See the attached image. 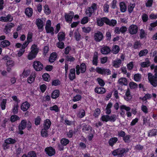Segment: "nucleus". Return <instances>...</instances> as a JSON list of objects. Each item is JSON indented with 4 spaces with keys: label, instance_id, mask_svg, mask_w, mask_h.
<instances>
[{
    "label": "nucleus",
    "instance_id": "obj_38",
    "mask_svg": "<svg viewBox=\"0 0 157 157\" xmlns=\"http://www.w3.org/2000/svg\"><path fill=\"white\" fill-rule=\"evenodd\" d=\"M135 5V4L134 3L133 4L130 3V4L128 6V9L129 13H131L132 12Z\"/></svg>",
    "mask_w": 157,
    "mask_h": 157
},
{
    "label": "nucleus",
    "instance_id": "obj_32",
    "mask_svg": "<svg viewBox=\"0 0 157 157\" xmlns=\"http://www.w3.org/2000/svg\"><path fill=\"white\" fill-rule=\"evenodd\" d=\"M117 24V21L116 20L113 19L110 20L109 19L107 25L110 26L114 27Z\"/></svg>",
    "mask_w": 157,
    "mask_h": 157
},
{
    "label": "nucleus",
    "instance_id": "obj_49",
    "mask_svg": "<svg viewBox=\"0 0 157 157\" xmlns=\"http://www.w3.org/2000/svg\"><path fill=\"white\" fill-rule=\"evenodd\" d=\"M47 130L44 128L42 129L41 131V135L43 137H46L48 136Z\"/></svg>",
    "mask_w": 157,
    "mask_h": 157
},
{
    "label": "nucleus",
    "instance_id": "obj_39",
    "mask_svg": "<svg viewBox=\"0 0 157 157\" xmlns=\"http://www.w3.org/2000/svg\"><path fill=\"white\" fill-rule=\"evenodd\" d=\"M148 52V51L147 49H144L140 51L139 53V56L140 57H142L147 55Z\"/></svg>",
    "mask_w": 157,
    "mask_h": 157
},
{
    "label": "nucleus",
    "instance_id": "obj_64",
    "mask_svg": "<svg viewBox=\"0 0 157 157\" xmlns=\"http://www.w3.org/2000/svg\"><path fill=\"white\" fill-rule=\"evenodd\" d=\"M89 21V18L87 17H85L83 18L82 20L81 23L82 24H84L88 22Z\"/></svg>",
    "mask_w": 157,
    "mask_h": 157
},
{
    "label": "nucleus",
    "instance_id": "obj_25",
    "mask_svg": "<svg viewBox=\"0 0 157 157\" xmlns=\"http://www.w3.org/2000/svg\"><path fill=\"white\" fill-rule=\"evenodd\" d=\"M57 57V55L56 53L53 52L51 54L49 59V61L51 63H53L56 60Z\"/></svg>",
    "mask_w": 157,
    "mask_h": 157
},
{
    "label": "nucleus",
    "instance_id": "obj_43",
    "mask_svg": "<svg viewBox=\"0 0 157 157\" xmlns=\"http://www.w3.org/2000/svg\"><path fill=\"white\" fill-rule=\"evenodd\" d=\"M131 136L129 135H125V136L122 138L123 140L125 143H129L130 141V138Z\"/></svg>",
    "mask_w": 157,
    "mask_h": 157
},
{
    "label": "nucleus",
    "instance_id": "obj_9",
    "mask_svg": "<svg viewBox=\"0 0 157 157\" xmlns=\"http://www.w3.org/2000/svg\"><path fill=\"white\" fill-rule=\"evenodd\" d=\"M45 151L46 154H48L49 156H52L55 153V149L51 147L46 148Z\"/></svg>",
    "mask_w": 157,
    "mask_h": 157
},
{
    "label": "nucleus",
    "instance_id": "obj_50",
    "mask_svg": "<svg viewBox=\"0 0 157 157\" xmlns=\"http://www.w3.org/2000/svg\"><path fill=\"white\" fill-rule=\"evenodd\" d=\"M81 72V73H84L86 70V66L84 63H82L80 65Z\"/></svg>",
    "mask_w": 157,
    "mask_h": 157
},
{
    "label": "nucleus",
    "instance_id": "obj_36",
    "mask_svg": "<svg viewBox=\"0 0 157 157\" xmlns=\"http://www.w3.org/2000/svg\"><path fill=\"white\" fill-rule=\"evenodd\" d=\"M142 44L140 41L136 40L134 43L133 48L135 49H138L141 46Z\"/></svg>",
    "mask_w": 157,
    "mask_h": 157
},
{
    "label": "nucleus",
    "instance_id": "obj_40",
    "mask_svg": "<svg viewBox=\"0 0 157 157\" xmlns=\"http://www.w3.org/2000/svg\"><path fill=\"white\" fill-rule=\"evenodd\" d=\"M65 61L70 62H74L75 59L74 57L69 55L65 56Z\"/></svg>",
    "mask_w": 157,
    "mask_h": 157
},
{
    "label": "nucleus",
    "instance_id": "obj_52",
    "mask_svg": "<svg viewBox=\"0 0 157 157\" xmlns=\"http://www.w3.org/2000/svg\"><path fill=\"white\" fill-rule=\"evenodd\" d=\"M113 52L115 54H117L120 51V48L118 45H115L113 49Z\"/></svg>",
    "mask_w": 157,
    "mask_h": 157
},
{
    "label": "nucleus",
    "instance_id": "obj_46",
    "mask_svg": "<svg viewBox=\"0 0 157 157\" xmlns=\"http://www.w3.org/2000/svg\"><path fill=\"white\" fill-rule=\"evenodd\" d=\"M6 141L7 143L10 144H13L16 142V141L15 139L11 138H8L5 140Z\"/></svg>",
    "mask_w": 157,
    "mask_h": 157
},
{
    "label": "nucleus",
    "instance_id": "obj_56",
    "mask_svg": "<svg viewBox=\"0 0 157 157\" xmlns=\"http://www.w3.org/2000/svg\"><path fill=\"white\" fill-rule=\"evenodd\" d=\"M116 120V116L115 115H112L111 116H109V121L114 122Z\"/></svg>",
    "mask_w": 157,
    "mask_h": 157
},
{
    "label": "nucleus",
    "instance_id": "obj_27",
    "mask_svg": "<svg viewBox=\"0 0 157 157\" xmlns=\"http://www.w3.org/2000/svg\"><path fill=\"white\" fill-rule=\"evenodd\" d=\"M27 122L25 120H22L19 125V130H22L25 129L26 126Z\"/></svg>",
    "mask_w": 157,
    "mask_h": 157
},
{
    "label": "nucleus",
    "instance_id": "obj_11",
    "mask_svg": "<svg viewBox=\"0 0 157 157\" xmlns=\"http://www.w3.org/2000/svg\"><path fill=\"white\" fill-rule=\"evenodd\" d=\"M13 20V17L11 15L8 14L6 17H0V21L7 22L8 21H11Z\"/></svg>",
    "mask_w": 157,
    "mask_h": 157
},
{
    "label": "nucleus",
    "instance_id": "obj_59",
    "mask_svg": "<svg viewBox=\"0 0 157 157\" xmlns=\"http://www.w3.org/2000/svg\"><path fill=\"white\" fill-rule=\"evenodd\" d=\"M33 33L31 32H29L27 37V41L30 42L32 41Z\"/></svg>",
    "mask_w": 157,
    "mask_h": 157
},
{
    "label": "nucleus",
    "instance_id": "obj_6",
    "mask_svg": "<svg viewBox=\"0 0 157 157\" xmlns=\"http://www.w3.org/2000/svg\"><path fill=\"white\" fill-rule=\"evenodd\" d=\"M33 67L36 71H40L43 68V64L40 61H36L33 63Z\"/></svg>",
    "mask_w": 157,
    "mask_h": 157
},
{
    "label": "nucleus",
    "instance_id": "obj_51",
    "mask_svg": "<svg viewBox=\"0 0 157 157\" xmlns=\"http://www.w3.org/2000/svg\"><path fill=\"white\" fill-rule=\"evenodd\" d=\"M6 65L10 67H12L14 65V61L11 59H9L8 60L6 63Z\"/></svg>",
    "mask_w": 157,
    "mask_h": 157
},
{
    "label": "nucleus",
    "instance_id": "obj_31",
    "mask_svg": "<svg viewBox=\"0 0 157 157\" xmlns=\"http://www.w3.org/2000/svg\"><path fill=\"white\" fill-rule=\"evenodd\" d=\"M147 35V33L145 31V30L143 29H141L140 30V37L141 39L146 38Z\"/></svg>",
    "mask_w": 157,
    "mask_h": 157
},
{
    "label": "nucleus",
    "instance_id": "obj_22",
    "mask_svg": "<svg viewBox=\"0 0 157 157\" xmlns=\"http://www.w3.org/2000/svg\"><path fill=\"white\" fill-rule=\"evenodd\" d=\"M120 10L122 13L125 12L127 10V6L125 2H122L120 3Z\"/></svg>",
    "mask_w": 157,
    "mask_h": 157
},
{
    "label": "nucleus",
    "instance_id": "obj_13",
    "mask_svg": "<svg viewBox=\"0 0 157 157\" xmlns=\"http://www.w3.org/2000/svg\"><path fill=\"white\" fill-rule=\"evenodd\" d=\"M118 139L116 137H112L110 138L108 142L109 146L112 147L116 143Z\"/></svg>",
    "mask_w": 157,
    "mask_h": 157
},
{
    "label": "nucleus",
    "instance_id": "obj_23",
    "mask_svg": "<svg viewBox=\"0 0 157 157\" xmlns=\"http://www.w3.org/2000/svg\"><path fill=\"white\" fill-rule=\"evenodd\" d=\"M65 33L63 32H60L59 33L58 35V39L59 41H62L64 40L65 39Z\"/></svg>",
    "mask_w": 157,
    "mask_h": 157
},
{
    "label": "nucleus",
    "instance_id": "obj_24",
    "mask_svg": "<svg viewBox=\"0 0 157 157\" xmlns=\"http://www.w3.org/2000/svg\"><path fill=\"white\" fill-rule=\"evenodd\" d=\"M118 82L121 85L127 86L128 84L127 80L125 78H121L118 80Z\"/></svg>",
    "mask_w": 157,
    "mask_h": 157
},
{
    "label": "nucleus",
    "instance_id": "obj_18",
    "mask_svg": "<svg viewBox=\"0 0 157 157\" xmlns=\"http://www.w3.org/2000/svg\"><path fill=\"white\" fill-rule=\"evenodd\" d=\"M69 78L71 80H73L75 78V70L74 68L70 69Z\"/></svg>",
    "mask_w": 157,
    "mask_h": 157
},
{
    "label": "nucleus",
    "instance_id": "obj_57",
    "mask_svg": "<svg viewBox=\"0 0 157 157\" xmlns=\"http://www.w3.org/2000/svg\"><path fill=\"white\" fill-rule=\"evenodd\" d=\"M117 1L116 0H113L111 3V8L113 9H115L117 8Z\"/></svg>",
    "mask_w": 157,
    "mask_h": 157
},
{
    "label": "nucleus",
    "instance_id": "obj_21",
    "mask_svg": "<svg viewBox=\"0 0 157 157\" xmlns=\"http://www.w3.org/2000/svg\"><path fill=\"white\" fill-rule=\"evenodd\" d=\"M110 51L109 48L107 46L103 47L101 50V52L103 54H107L110 52Z\"/></svg>",
    "mask_w": 157,
    "mask_h": 157
},
{
    "label": "nucleus",
    "instance_id": "obj_34",
    "mask_svg": "<svg viewBox=\"0 0 157 157\" xmlns=\"http://www.w3.org/2000/svg\"><path fill=\"white\" fill-rule=\"evenodd\" d=\"M98 54L97 52H95L94 53V56L93 60V64L94 65L97 66L98 64Z\"/></svg>",
    "mask_w": 157,
    "mask_h": 157
},
{
    "label": "nucleus",
    "instance_id": "obj_17",
    "mask_svg": "<svg viewBox=\"0 0 157 157\" xmlns=\"http://www.w3.org/2000/svg\"><path fill=\"white\" fill-rule=\"evenodd\" d=\"M43 21L40 19H37L36 21V24L39 29H42L43 26Z\"/></svg>",
    "mask_w": 157,
    "mask_h": 157
},
{
    "label": "nucleus",
    "instance_id": "obj_60",
    "mask_svg": "<svg viewBox=\"0 0 157 157\" xmlns=\"http://www.w3.org/2000/svg\"><path fill=\"white\" fill-rule=\"evenodd\" d=\"M133 62H131L127 64V68L128 70H132L133 67Z\"/></svg>",
    "mask_w": 157,
    "mask_h": 157
},
{
    "label": "nucleus",
    "instance_id": "obj_28",
    "mask_svg": "<svg viewBox=\"0 0 157 157\" xmlns=\"http://www.w3.org/2000/svg\"><path fill=\"white\" fill-rule=\"evenodd\" d=\"M51 124V122L49 119H46L44 121V129H48L50 127Z\"/></svg>",
    "mask_w": 157,
    "mask_h": 157
},
{
    "label": "nucleus",
    "instance_id": "obj_30",
    "mask_svg": "<svg viewBox=\"0 0 157 157\" xmlns=\"http://www.w3.org/2000/svg\"><path fill=\"white\" fill-rule=\"evenodd\" d=\"M33 10L31 8H27L25 10V14L29 17H30L33 14Z\"/></svg>",
    "mask_w": 157,
    "mask_h": 157
},
{
    "label": "nucleus",
    "instance_id": "obj_41",
    "mask_svg": "<svg viewBox=\"0 0 157 157\" xmlns=\"http://www.w3.org/2000/svg\"><path fill=\"white\" fill-rule=\"evenodd\" d=\"M74 37L75 40L78 41L81 39V35L78 31H75L74 33Z\"/></svg>",
    "mask_w": 157,
    "mask_h": 157
},
{
    "label": "nucleus",
    "instance_id": "obj_29",
    "mask_svg": "<svg viewBox=\"0 0 157 157\" xmlns=\"http://www.w3.org/2000/svg\"><path fill=\"white\" fill-rule=\"evenodd\" d=\"M157 135V129H153L149 131L148 136L151 137Z\"/></svg>",
    "mask_w": 157,
    "mask_h": 157
},
{
    "label": "nucleus",
    "instance_id": "obj_3",
    "mask_svg": "<svg viewBox=\"0 0 157 157\" xmlns=\"http://www.w3.org/2000/svg\"><path fill=\"white\" fill-rule=\"evenodd\" d=\"M97 9V5L95 3L92 4L90 7L87 8L85 13L88 16L90 17Z\"/></svg>",
    "mask_w": 157,
    "mask_h": 157
},
{
    "label": "nucleus",
    "instance_id": "obj_20",
    "mask_svg": "<svg viewBox=\"0 0 157 157\" xmlns=\"http://www.w3.org/2000/svg\"><path fill=\"white\" fill-rule=\"evenodd\" d=\"M125 96L124 97L125 100L127 101H128L132 99V96H131L130 90L129 88H128L125 94Z\"/></svg>",
    "mask_w": 157,
    "mask_h": 157
},
{
    "label": "nucleus",
    "instance_id": "obj_15",
    "mask_svg": "<svg viewBox=\"0 0 157 157\" xmlns=\"http://www.w3.org/2000/svg\"><path fill=\"white\" fill-rule=\"evenodd\" d=\"M30 106V105L29 102L26 101L21 104V109L24 111H26L28 109Z\"/></svg>",
    "mask_w": 157,
    "mask_h": 157
},
{
    "label": "nucleus",
    "instance_id": "obj_12",
    "mask_svg": "<svg viewBox=\"0 0 157 157\" xmlns=\"http://www.w3.org/2000/svg\"><path fill=\"white\" fill-rule=\"evenodd\" d=\"M109 18L107 17H102L100 19H99V26H102L104 25L105 23L107 25Z\"/></svg>",
    "mask_w": 157,
    "mask_h": 157
},
{
    "label": "nucleus",
    "instance_id": "obj_5",
    "mask_svg": "<svg viewBox=\"0 0 157 157\" xmlns=\"http://www.w3.org/2000/svg\"><path fill=\"white\" fill-rule=\"evenodd\" d=\"M138 28L137 25L132 24L128 28V31L131 35L136 34L138 32Z\"/></svg>",
    "mask_w": 157,
    "mask_h": 157
},
{
    "label": "nucleus",
    "instance_id": "obj_63",
    "mask_svg": "<svg viewBox=\"0 0 157 157\" xmlns=\"http://www.w3.org/2000/svg\"><path fill=\"white\" fill-rule=\"evenodd\" d=\"M28 157H36V153L33 151L29 152L28 154Z\"/></svg>",
    "mask_w": 157,
    "mask_h": 157
},
{
    "label": "nucleus",
    "instance_id": "obj_47",
    "mask_svg": "<svg viewBox=\"0 0 157 157\" xmlns=\"http://www.w3.org/2000/svg\"><path fill=\"white\" fill-rule=\"evenodd\" d=\"M129 86L131 89H134L137 88L138 85L133 82H130Z\"/></svg>",
    "mask_w": 157,
    "mask_h": 157
},
{
    "label": "nucleus",
    "instance_id": "obj_1",
    "mask_svg": "<svg viewBox=\"0 0 157 157\" xmlns=\"http://www.w3.org/2000/svg\"><path fill=\"white\" fill-rule=\"evenodd\" d=\"M154 75L151 73L148 74V79L150 84L154 87H156L157 86V65L155 66L154 68Z\"/></svg>",
    "mask_w": 157,
    "mask_h": 157
},
{
    "label": "nucleus",
    "instance_id": "obj_37",
    "mask_svg": "<svg viewBox=\"0 0 157 157\" xmlns=\"http://www.w3.org/2000/svg\"><path fill=\"white\" fill-rule=\"evenodd\" d=\"M141 75L140 74H136L134 75V79L137 82H139L141 80Z\"/></svg>",
    "mask_w": 157,
    "mask_h": 157
},
{
    "label": "nucleus",
    "instance_id": "obj_42",
    "mask_svg": "<svg viewBox=\"0 0 157 157\" xmlns=\"http://www.w3.org/2000/svg\"><path fill=\"white\" fill-rule=\"evenodd\" d=\"M85 114L84 110L82 109L79 110V113L77 115V116L80 118H82L85 116Z\"/></svg>",
    "mask_w": 157,
    "mask_h": 157
},
{
    "label": "nucleus",
    "instance_id": "obj_58",
    "mask_svg": "<svg viewBox=\"0 0 157 157\" xmlns=\"http://www.w3.org/2000/svg\"><path fill=\"white\" fill-rule=\"evenodd\" d=\"M46 32L48 33H51L52 35H53L54 34V29L52 27H49L47 29H46Z\"/></svg>",
    "mask_w": 157,
    "mask_h": 157
},
{
    "label": "nucleus",
    "instance_id": "obj_14",
    "mask_svg": "<svg viewBox=\"0 0 157 157\" xmlns=\"http://www.w3.org/2000/svg\"><path fill=\"white\" fill-rule=\"evenodd\" d=\"M14 24L12 23H10L7 24L6 25L5 28L4 29V32L6 34L9 33L11 29L13 27Z\"/></svg>",
    "mask_w": 157,
    "mask_h": 157
},
{
    "label": "nucleus",
    "instance_id": "obj_48",
    "mask_svg": "<svg viewBox=\"0 0 157 157\" xmlns=\"http://www.w3.org/2000/svg\"><path fill=\"white\" fill-rule=\"evenodd\" d=\"M56 46L60 49H63L64 47V44L63 42L59 41L57 42L56 44Z\"/></svg>",
    "mask_w": 157,
    "mask_h": 157
},
{
    "label": "nucleus",
    "instance_id": "obj_55",
    "mask_svg": "<svg viewBox=\"0 0 157 157\" xmlns=\"http://www.w3.org/2000/svg\"><path fill=\"white\" fill-rule=\"evenodd\" d=\"M142 18L143 22H146L148 20V15L146 13H143L142 16Z\"/></svg>",
    "mask_w": 157,
    "mask_h": 157
},
{
    "label": "nucleus",
    "instance_id": "obj_54",
    "mask_svg": "<svg viewBox=\"0 0 157 157\" xmlns=\"http://www.w3.org/2000/svg\"><path fill=\"white\" fill-rule=\"evenodd\" d=\"M121 110L124 109L127 111L128 112L131 109V108L128 106H127L124 105H122L120 106Z\"/></svg>",
    "mask_w": 157,
    "mask_h": 157
},
{
    "label": "nucleus",
    "instance_id": "obj_35",
    "mask_svg": "<svg viewBox=\"0 0 157 157\" xmlns=\"http://www.w3.org/2000/svg\"><path fill=\"white\" fill-rule=\"evenodd\" d=\"M59 91L58 90H55L52 93L51 97L52 98L56 99L59 96Z\"/></svg>",
    "mask_w": 157,
    "mask_h": 157
},
{
    "label": "nucleus",
    "instance_id": "obj_8",
    "mask_svg": "<svg viewBox=\"0 0 157 157\" xmlns=\"http://www.w3.org/2000/svg\"><path fill=\"white\" fill-rule=\"evenodd\" d=\"M99 74L102 75H110L111 71L109 69L99 67Z\"/></svg>",
    "mask_w": 157,
    "mask_h": 157
},
{
    "label": "nucleus",
    "instance_id": "obj_53",
    "mask_svg": "<svg viewBox=\"0 0 157 157\" xmlns=\"http://www.w3.org/2000/svg\"><path fill=\"white\" fill-rule=\"evenodd\" d=\"M19 117L16 115H12L10 118L11 121L12 122H15V121L19 119Z\"/></svg>",
    "mask_w": 157,
    "mask_h": 157
},
{
    "label": "nucleus",
    "instance_id": "obj_10",
    "mask_svg": "<svg viewBox=\"0 0 157 157\" xmlns=\"http://www.w3.org/2000/svg\"><path fill=\"white\" fill-rule=\"evenodd\" d=\"M83 132L88 134H92V128L88 124H85L83 126L82 129Z\"/></svg>",
    "mask_w": 157,
    "mask_h": 157
},
{
    "label": "nucleus",
    "instance_id": "obj_33",
    "mask_svg": "<svg viewBox=\"0 0 157 157\" xmlns=\"http://www.w3.org/2000/svg\"><path fill=\"white\" fill-rule=\"evenodd\" d=\"M151 94L147 93L145 94L144 97H140L139 99L140 100H142L144 101H146L147 99H150L151 98Z\"/></svg>",
    "mask_w": 157,
    "mask_h": 157
},
{
    "label": "nucleus",
    "instance_id": "obj_16",
    "mask_svg": "<svg viewBox=\"0 0 157 157\" xmlns=\"http://www.w3.org/2000/svg\"><path fill=\"white\" fill-rule=\"evenodd\" d=\"M121 60L120 59H117L113 62V66L115 68H119L121 63Z\"/></svg>",
    "mask_w": 157,
    "mask_h": 157
},
{
    "label": "nucleus",
    "instance_id": "obj_2",
    "mask_svg": "<svg viewBox=\"0 0 157 157\" xmlns=\"http://www.w3.org/2000/svg\"><path fill=\"white\" fill-rule=\"evenodd\" d=\"M31 51L28 56V58L29 60H32L35 58L38 52L39 49L37 45L35 44L33 45L31 48Z\"/></svg>",
    "mask_w": 157,
    "mask_h": 157
},
{
    "label": "nucleus",
    "instance_id": "obj_26",
    "mask_svg": "<svg viewBox=\"0 0 157 157\" xmlns=\"http://www.w3.org/2000/svg\"><path fill=\"white\" fill-rule=\"evenodd\" d=\"M10 45V42L7 40H5L2 41L0 43V46L3 48L6 47Z\"/></svg>",
    "mask_w": 157,
    "mask_h": 157
},
{
    "label": "nucleus",
    "instance_id": "obj_61",
    "mask_svg": "<svg viewBox=\"0 0 157 157\" xmlns=\"http://www.w3.org/2000/svg\"><path fill=\"white\" fill-rule=\"evenodd\" d=\"M42 77L44 80L46 81H48L50 78V76L47 73H45L43 74Z\"/></svg>",
    "mask_w": 157,
    "mask_h": 157
},
{
    "label": "nucleus",
    "instance_id": "obj_7",
    "mask_svg": "<svg viewBox=\"0 0 157 157\" xmlns=\"http://www.w3.org/2000/svg\"><path fill=\"white\" fill-rule=\"evenodd\" d=\"M74 14V12L71 11H70L68 13H65L64 17L66 21L68 23H71L72 22Z\"/></svg>",
    "mask_w": 157,
    "mask_h": 157
},
{
    "label": "nucleus",
    "instance_id": "obj_45",
    "mask_svg": "<svg viewBox=\"0 0 157 157\" xmlns=\"http://www.w3.org/2000/svg\"><path fill=\"white\" fill-rule=\"evenodd\" d=\"M6 99H3L0 105L1 109L2 110H4L6 108Z\"/></svg>",
    "mask_w": 157,
    "mask_h": 157
},
{
    "label": "nucleus",
    "instance_id": "obj_19",
    "mask_svg": "<svg viewBox=\"0 0 157 157\" xmlns=\"http://www.w3.org/2000/svg\"><path fill=\"white\" fill-rule=\"evenodd\" d=\"M145 62H142L140 64L141 67L143 68L148 67L150 65V62L149 59L147 58Z\"/></svg>",
    "mask_w": 157,
    "mask_h": 157
},
{
    "label": "nucleus",
    "instance_id": "obj_62",
    "mask_svg": "<svg viewBox=\"0 0 157 157\" xmlns=\"http://www.w3.org/2000/svg\"><path fill=\"white\" fill-rule=\"evenodd\" d=\"M30 74V71L29 70L24 71L22 74V76L23 78L29 76Z\"/></svg>",
    "mask_w": 157,
    "mask_h": 157
},
{
    "label": "nucleus",
    "instance_id": "obj_44",
    "mask_svg": "<svg viewBox=\"0 0 157 157\" xmlns=\"http://www.w3.org/2000/svg\"><path fill=\"white\" fill-rule=\"evenodd\" d=\"M61 143L63 146H66L69 142V140L67 139L62 138L60 141Z\"/></svg>",
    "mask_w": 157,
    "mask_h": 157
},
{
    "label": "nucleus",
    "instance_id": "obj_4",
    "mask_svg": "<svg viewBox=\"0 0 157 157\" xmlns=\"http://www.w3.org/2000/svg\"><path fill=\"white\" fill-rule=\"evenodd\" d=\"M127 151L124 148H119L114 150L112 152V154L114 156L119 155L121 157L124 155V154Z\"/></svg>",
    "mask_w": 157,
    "mask_h": 157
}]
</instances>
